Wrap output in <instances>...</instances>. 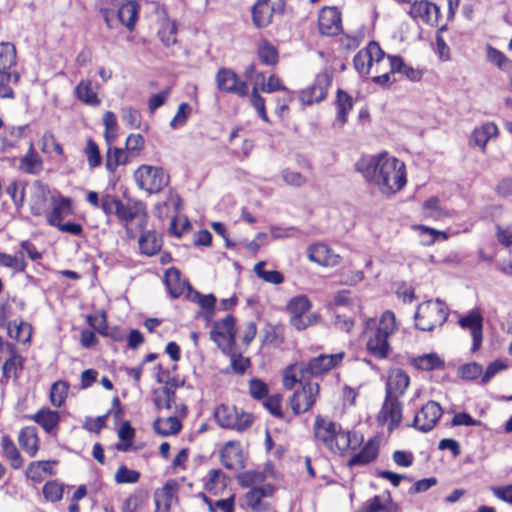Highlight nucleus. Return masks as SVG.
I'll list each match as a JSON object with an SVG mask.
<instances>
[{"mask_svg":"<svg viewBox=\"0 0 512 512\" xmlns=\"http://www.w3.org/2000/svg\"><path fill=\"white\" fill-rule=\"evenodd\" d=\"M448 315V307L442 300H428L418 305L414 315L415 326L421 331L430 332L437 326H442Z\"/></svg>","mask_w":512,"mask_h":512,"instance_id":"1","label":"nucleus"},{"mask_svg":"<svg viewBox=\"0 0 512 512\" xmlns=\"http://www.w3.org/2000/svg\"><path fill=\"white\" fill-rule=\"evenodd\" d=\"M382 193H394L406 184L405 165L396 158L386 156L375 182Z\"/></svg>","mask_w":512,"mask_h":512,"instance_id":"2","label":"nucleus"},{"mask_svg":"<svg viewBox=\"0 0 512 512\" xmlns=\"http://www.w3.org/2000/svg\"><path fill=\"white\" fill-rule=\"evenodd\" d=\"M214 418L217 424L223 428L246 431L254 422V416L238 409L236 406L221 404L214 411Z\"/></svg>","mask_w":512,"mask_h":512,"instance_id":"3","label":"nucleus"},{"mask_svg":"<svg viewBox=\"0 0 512 512\" xmlns=\"http://www.w3.org/2000/svg\"><path fill=\"white\" fill-rule=\"evenodd\" d=\"M137 186L149 194L159 193L169 184V174L162 167L141 165L134 172Z\"/></svg>","mask_w":512,"mask_h":512,"instance_id":"4","label":"nucleus"},{"mask_svg":"<svg viewBox=\"0 0 512 512\" xmlns=\"http://www.w3.org/2000/svg\"><path fill=\"white\" fill-rule=\"evenodd\" d=\"M286 0H256L251 9L253 25L262 29L269 26L273 15H283Z\"/></svg>","mask_w":512,"mask_h":512,"instance_id":"5","label":"nucleus"},{"mask_svg":"<svg viewBox=\"0 0 512 512\" xmlns=\"http://www.w3.org/2000/svg\"><path fill=\"white\" fill-rule=\"evenodd\" d=\"M345 356L344 352L336 354H320L311 358L307 363H299V372L302 378L319 376L337 367Z\"/></svg>","mask_w":512,"mask_h":512,"instance_id":"6","label":"nucleus"},{"mask_svg":"<svg viewBox=\"0 0 512 512\" xmlns=\"http://www.w3.org/2000/svg\"><path fill=\"white\" fill-rule=\"evenodd\" d=\"M210 338L223 352L232 349L236 344L234 316L227 315L224 319L215 321L210 331Z\"/></svg>","mask_w":512,"mask_h":512,"instance_id":"7","label":"nucleus"},{"mask_svg":"<svg viewBox=\"0 0 512 512\" xmlns=\"http://www.w3.org/2000/svg\"><path fill=\"white\" fill-rule=\"evenodd\" d=\"M217 88L221 92L237 95L244 98L249 95V86L246 81L239 78L230 68H220L215 76Z\"/></svg>","mask_w":512,"mask_h":512,"instance_id":"8","label":"nucleus"},{"mask_svg":"<svg viewBox=\"0 0 512 512\" xmlns=\"http://www.w3.org/2000/svg\"><path fill=\"white\" fill-rule=\"evenodd\" d=\"M443 414V409L436 401H428L421 409L416 413L412 427L417 430L427 433L430 432Z\"/></svg>","mask_w":512,"mask_h":512,"instance_id":"9","label":"nucleus"},{"mask_svg":"<svg viewBox=\"0 0 512 512\" xmlns=\"http://www.w3.org/2000/svg\"><path fill=\"white\" fill-rule=\"evenodd\" d=\"M319 389L318 383L307 382L301 389L295 391L290 398V406L294 414L308 411L314 405Z\"/></svg>","mask_w":512,"mask_h":512,"instance_id":"10","label":"nucleus"},{"mask_svg":"<svg viewBox=\"0 0 512 512\" xmlns=\"http://www.w3.org/2000/svg\"><path fill=\"white\" fill-rule=\"evenodd\" d=\"M458 324L462 329L470 330L472 336L471 351H478L483 340V317L479 310L472 309L466 315L458 320Z\"/></svg>","mask_w":512,"mask_h":512,"instance_id":"11","label":"nucleus"},{"mask_svg":"<svg viewBox=\"0 0 512 512\" xmlns=\"http://www.w3.org/2000/svg\"><path fill=\"white\" fill-rule=\"evenodd\" d=\"M330 84L331 78L327 73L318 74L314 83L301 91L300 100L305 105L321 102L326 97L327 88Z\"/></svg>","mask_w":512,"mask_h":512,"instance_id":"12","label":"nucleus"},{"mask_svg":"<svg viewBox=\"0 0 512 512\" xmlns=\"http://www.w3.org/2000/svg\"><path fill=\"white\" fill-rule=\"evenodd\" d=\"M187 299L191 302L197 303L200 306V311L197 317L203 318L206 322L212 321L215 315L217 298L214 294H201L192 286H188Z\"/></svg>","mask_w":512,"mask_h":512,"instance_id":"13","label":"nucleus"},{"mask_svg":"<svg viewBox=\"0 0 512 512\" xmlns=\"http://www.w3.org/2000/svg\"><path fill=\"white\" fill-rule=\"evenodd\" d=\"M410 384L409 375L400 368L391 369L388 373L385 396L400 398Z\"/></svg>","mask_w":512,"mask_h":512,"instance_id":"14","label":"nucleus"},{"mask_svg":"<svg viewBox=\"0 0 512 512\" xmlns=\"http://www.w3.org/2000/svg\"><path fill=\"white\" fill-rule=\"evenodd\" d=\"M341 23V13L336 7H326L319 14L318 27L323 35H337L341 30Z\"/></svg>","mask_w":512,"mask_h":512,"instance_id":"15","label":"nucleus"},{"mask_svg":"<svg viewBox=\"0 0 512 512\" xmlns=\"http://www.w3.org/2000/svg\"><path fill=\"white\" fill-rule=\"evenodd\" d=\"M385 158L386 154L363 156L355 163V169L366 181L375 184Z\"/></svg>","mask_w":512,"mask_h":512,"instance_id":"16","label":"nucleus"},{"mask_svg":"<svg viewBox=\"0 0 512 512\" xmlns=\"http://www.w3.org/2000/svg\"><path fill=\"white\" fill-rule=\"evenodd\" d=\"M409 14L414 20L434 25L438 20L439 8L427 0H415L410 7Z\"/></svg>","mask_w":512,"mask_h":512,"instance_id":"17","label":"nucleus"},{"mask_svg":"<svg viewBox=\"0 0 512 512\" xmlns=\"http://www.w3.org/2000/svg\"><path fill=\"white\" fill-rule=\"evenodd\" d=\"M379 418L389 421V430L398 427L402 420V403L399 398L385 396Z\"/></svg>","mask_w":512,"mask_h":512,"instance_id":"18","label":"nucleus"},{"mask_svg":"<svg viewBox=\"0 0 512 512\" xmlns=\"http://www.w3.org/2000/svg\"><path fill=\"white\" fill-rule=\"evenodd\" d=\"M337 423L333 421H326L321 415L315 417L313 430L314 436L318 441H321L327 449H332L333 439L338 428Z\"/></svg>","mask_w":512,"mask_h":512,"instance_id":"19","label":"nucleus"},{"mask_svg":"<svg viewBox=\"0 0 512 512\" xmlns=\"http://www.w3.org/2000/svg\"><path fill=\"white\" fill-rule=\"evenodd\" d=\"M379 452V445L374 438L369 439L363 448L348 461L349 467L364 466L373 462Z\"/></svg>","mask_w":512,"mask_h":512,"instance_id":"20","label":"nucleus"},{"mask_svg":"<svg viewBox=\"0 0 512 512\" xmlns=\"http://www.w3.org/2000/svg\"><path fill=\"white\" fill-rule=\"evenodd\" d=\"M114 215L120 222L128 223L134 219L140 218L139 227L141 230L144 229L147 222V214L145 211H140L138 208L125 205L120 199H118L117 206L115 207Z\"/></svg>","mask_w":512,"mask_h":512,"instance_id":"21","label":"nucleus"},{"mask_svg":"<svg viewBox=\"0 0 512 512\" xmlns=\"http://www.w3.org/2000/svg\"><path fill=\"white\" fill-rule=\"evenodd\" d=\"M164 282L169 295L173 299L179 298L184 290H188V286H191L188 281L181 278V273L176 268H169L165 272Z\"/></svg>","mask_w":512,"mask_h":512,"instance_id":"22","label":"nucleus"},{"mask_svg":"<svg viewBox=\"0 0 512 512\" xmlns=\"http://www.w3.org/2000/svg\"><path fill=\"white\" fill-rule=\"evenodd\" d=\"M53 209L46 215L50 226H57L62 223L63 215L70 214L72 211V201L68 197L60 196L58 199L52 198Z\"/></svg>","mask_w":512,"mask_h":512,"instance_id":"23","label":"nucleus"},{"mask_svg":"<svg viewBox=\"0 0 512 512\" xmlns=\"http://www.w3.org/2000/svg\"><path fill=\"white\" fill-rule=\"evenodd\" d=\"M18 441L20 447L30 456L34 457L39 450V438L37 429L34 426H28L21 429Z\"/></svg>","mask_w":512,"mask_h":512,"instance_id":"24","label":"nucleus"},{"mask_svg":"<svg viewBox=\"0 0 512 512\" xmlns=\"http://www.w3.org/2000/svg\"><path fill=\"white\" fill-rule=\"evenodd\" d=\"M139 6L135 1H128L117 8V20L123 24L129 31L135 28L136 20L138 17Z\"/></svg>","mask_w":512,"mask_h":512,"instance_id":"25","label":"nucleus"},{"mask_svg":"<svg viewBox=\"0 0 512 512\" xmlns=\"http://www.w3.org/2000/svg\"><path fill=\"white\" fill-rule=\"evenodd\" d=\"M388 338L389 336L375 331L366 344L369 353L379 359L386 358L390 350Z\"/></svg>","mask_w":512,"mask_h":512,"instance_id":"26","label":"nucleus"},{"mask_svg":"<svg viewBox=\"0 0 512 512\" xmlns=\"http://www.w3.org/2000/svg\"><path fill=\"white\" fill-rule=\"evenodd\" d=\"M19 168L31 175H37L43 168V162L38 153L34 150L33 144L30 143L28 152L20 159Z\"/></svg>","mask_w":512,"mask_h":512,"instance_id":"27","label":"nucleus"},{"mask_svg":"<svg viewBox=\"0 0 512 512\" xmlns=\"http://www.w3.org/2000/svg\"><path fill=\"white\" fill-rule=\"evenodd\" d=\"M129 162L128 153L125 149L110 146L107 149L105 157L106 170L114 174L120 165H126Z\"/></svg>","mask_w":512,"mask_h":512,"instance_id":"28","label":"nucleus"},{"mask_svg":"<svg viewBox=\"0 0 512 512\" xmlns=\"http://www.w3.org/2000/svg\"><path fill=\"white\" fill-rule=\"evenodd\" d=\"M139 248L147 256L157 254L162 247V239L155 231H145L139 238Z\"/></svg>","mask_w":512,"mask_h":512,"instance_id":"29","label":"nucleus"},{"mask_svg":"<svg viewBox=\"0 0 512 512\" xmlns=\"http://www.w3.org/2000/svg\"><path fill=\"white\" fill-rule=\"evenodd\" d=\"M333 257L335 255L332 254L330 248L325 244H315L308 248L309 260L321 266L335 265L336 261L332 259Z\"/></svg>","mask_w":512,"mask_h":512,"instance_id":"30","label":"nucleus"},{"mask_svg":"<svg viewBox=\"0 0 512 512\" xmlns=\"http://www.w3.org/2000/svg\"><path fill=\"white\" fill-rule=\"evenodd\" d=\"M37 424H39L45 432L52 433L58 426L60 417L57 411L50 409H41L31 416Z\"/></svg>","mask_w":512,"mask_h":512,"instance_id":"31","label":"nucleus"},{"mask_svg":"<svg viewBox=\"0 0 512 512\" xmlns=\"http://www.w3.org/2000/svg\"><path fill=\"white\" fill-rule=\"evenodd\" d=\"M220 460L225 468L233 470L235 465L242 461V451L234 442L230 441L221 451Z\"/></svg>","mask_w":512,"mask_h":512,"instance_id":"32","label":"nucleus"},{"mask_svg":"<svg viewBox=\"0 0 512 512\" xmlns=\"http://www.w3.org/2000/svg\"><path fill=\"white\" fill-rule=\"evenodd\" d=\"M154 430L161 436H169L177 434L182 424L176 416H169L165 419L157 418L153 423Z\"/></svg>","mask_w":512,"mask_h":512,"instance_id":"33","label":"nucleus"},{"mask_svg":"<svg viewBox=\"0 0 512 512\" xmlns=\"http://www.w3.org/2000/svg\"><path fill=\"white\" fill-rule=\"evenodd\" d=\"M1 448L3 455L10 461L13 469H19L23 466V458L8 435L1 438Z\"/></svg>","mask_w":512,"mask_h":512,"instance_id":"34","label":"nucleus"},{"mask_svg":"<svg viewBox=\"0 0 512 512\" xmlns=\"http://www.w3.org/2000/svg\"><path fill=\"white\" fill-rule=\"evenodd\" d=\"M30 211L34 216H41L47 211V191L39 182L30 199Z\"/></svg>","mask_w":512,"mask_h":512,"instance_id":"35","label":"nucleus"},{"mask_svg":"<svg viewBox=\"0 0 512 512\" xmlns=\"http://www.w3.org/2000/svg\"><path fill=\"white\" fill-rule=\"evenodd\" d=\"M337 121L343 126L347 122L348 113L353 108L352 97L342 89H338L337 98Z\"/></svg>","mask_w":512,"mask_h":512,"instance_id":"36","label":"nucleus"},{"mask_svg":"<svg viewBox=\"0 0 512 512\" xmlns=\"http://www.w3.org/2000/svg\"><path fill=\"white\" fill-rule=\"evenodd\" d=\"M257 55L264 65L274 66L278 63L279 55L277 48L265 39L261 40L258 44Z\"/></svg>","mask_w":512,"mask_h":512,"instance_id":"37","label":"nucleus"},{"mask_svg":"<svg viewBox=\"0 0 512 512\" xmlns=\"http://www.w3.org/2000/svg\"><path fill=\"white\" fill-rule=\"evenodd\" d=\"M284 342V329L281 325L267 323L263 328V345L280 346Z\"/></svg>","mask_w":512,"mask_h":512,"instance_id":"38","label":"nucleus"},{"mask_svg":"<svg viewBox=\"0 0 512 512\" xmlns=\"http://www.w3.org/2000/svg\"><path fill=\"white\" fill-rule=\"evenodd\" d=\"M413 365L420 370L431 371L444 367V361L436 354H423L413 358Z\"/></svg>","mask_w":512,"mask_h":512,"instance_id":"39","label":"nucleus"},{"mask_svg":"<svg viewBox=\"0 0 512 512\" xmlns=\"http://www.w3.org/2000/svg\"><path fill=\"white\" fill-rule=\"evenodd\" d=\"M16 63V48L10 42L0 43V74L10 73L8 70Z\"/></svg>","mask_w":512,"mask_h":512,"instance_id":"40","label":"nucleus"},{"mask_svg":"<svg viewBox=\"0 0 512 512\" xmlns=\"http://www.w3.org/2000/svg\"><path fill=\"white\" fill-rule=\"evenodd\" d=\"M7 332L10 338L26 343L31 337V325L23 321L17 322L14 320L8 323Z\"/></svg>","mask_w":512,"mask_h":512,"instance_id":"41","label":"nucleus"},{"mask_svg":"<svg viewBox=\"0 0 512 512\" xmlns=\"http://www.w3.org/2000/svg\"><path fill=\"white\" fill-rule=\"evenodd\" d=\"M75 94L80 101L89 106H98L100 104V99L92 90L90 81H80L75 88Z\"/></svg>","mask_w":512,"mask_h":512,"instance_id":"42","label":"nucleus"},{"mask_svg":"<svg viewBox=\"0 0 512 512\" xmlns=\"http://www.w3.org/2000/svg\"><path fill=\"white\" fill-rule=\"evenodd\" d=\"M158 36L161 42L166 46L170 47L177 42V24L175 21L166 19L162 22L161 28L158 31Z\"/></svg>","mask_w":512,"mask_h":512,"instance_id":"43","label":"nucleus"},{"mask_svg":"<svg viewBox=\"0 0 512 512\" xmlns=\"http://www.w3.org/2000/svg\"><path fill=\"white\" fill-rule=\"evenodd\" d=\"M135 430L129 421H125L118 430V437L122 443H117L115 448L121 452H127L132 447Z\"/></svg>","mask_w":512,"mask_h":512,"instance_id":"44","label":"nucleus"},{"mask_svg":"<svg viewBox=\"0 0 512 512\" xmlns=\"http://www.w3.org/2000/svg\"><path fill=\"white\" fill-rule=\"evenodd\" d=\"M69 390V384L66 381H56L52 384L50 389V401L53 406L55 407H61L67 397Z\"/></svg>","mask_w":512,"mask_h":512,"instance_id":"45","label":"nucleus"},{"mask_svg":"<svg viewBox=\"0 0 512 512\" xmlns=\"http://www.w3.org/2000/svg\"><path fill=\"white\" fill-rule=\"evenodd\" d=\"M44 498L49 502H59L63 498L64 485L57 480L48 481L42 488Z\"/></svg>","mask_w":512,"mask_h":512,"instance_id":"46","label":"nucleus"},{"mask_svg":"<svg viewBox=\"0 0 512 512\" xmlns=\"http://www.w3.org/2000/svg\"><path fill=\"white\" fill-rule=\"evenodd\" d=\"M86 320L88 324L102 336H110L116 339L115 336L108 332L106 312L101 311L95 314H89Z\"/></svg>","mask_w":512,"mask_h":512,"instance_id":"47","label":"nucleus"},{"mask_svg":"<svg viewBox=\"0 0 512 512\" xmlns=\"http://www.w3.org/2000/svg\"><path fill=\"white\" fill-rule=\"evenodd\" d=\"M264 266L265 262L263 261L258 262L254 266V272L259 278L263 279L265 282L276 285L283 283L284 276L281 272L277 270H265Z\"/></svg>","mask_w":512,"mask_h":512,"instance_id":"48","label":"nucleus"},{"mask_svg":"<svg viewBox=\"0 0 512 512\" xmlns=\"http://www.w3.org/2000/svg\"><path fill=\"white\" fill-rule=\"evenodd\" d=\"M486 50L487 60L496 65L499 69L508 70L512 68V61L500 50L492 47L491 45H487Z\"/></svg>","mask_w":512,"mask_h":512,"instance_id":"49","label":"nucleus"},{"mask_svg":"<svg viewBox=\"0 0 512 512\" xmlns=\"http://www.w3.org/2000/svg\"><path fill=\"white\" fill-rule=\"evenodd\" d=\"M84 153L87 157V164L90 169L93 170L101 165L102 156L100 153V149L93 139L89 138L87 140Z\"/></svg>","mask_w":512,"mask_h":512,"instance_id":"50","label":"nucleus"},{"mask_svg":"<svg viewBox=\"0 0 512 512\" xmlns=\"http://www.w3.org/2000/svg\"><path fill=\"white\" fill-rule=\"evenodd\" d=\"M310 308L311 303L306 296L294 297L289 301L287 305V310L291 316H305Z\"/></svg>","mask_w":512,"mask_h":512,"instance_id":"51","label":"nucleus"},{"mask_svg":"<svg viewBox=\"0 0 512 512\" xmlns=\"http://www.w3.org/2000/svg\"><path fill=\"white\" fill-rule=\"evenodd\" d=\"M333 446L331 452L343 455L350 447L349 431H345L338 425V428L333 439Z\"/></svg>","mask_w":512,"mask_h":512,"instance_id":"52","label":"nucleus"},{"mask_svg":"<svg viewBox=\"0 0 512 512\" xmlns=\"http://www.w3.org/2000/svg\"><path fill=\"white\" fill-rule=\"evenodd\" d=\"M6 193L12 199L14 205L19 209L25 201V186L23 183L12 182L6 188Z\"/></svg>","mask_w":512,"mask_h":512,"instance_id":"53","label":"nucleus"},{"mask_svg":"<svg viewBox=\"0 0 512 512\" xmlns=\"http://www.w3.org/2000/svg\"><path fill=\"white\" fill-rule=\"evenodd\" d=\"M396 329V318L392 311H385L375 331L390 336Z\"/></svg>","mask_w":512,"mask_h":512,"instance_id":"54","label":"nucleus"},{"mask_svg":"<svg viewBox=\"0 0 512 512\" xmlns=\"http://www.w3.org/2000/svg\"><path fill=\"white\" fill-rule=\"evenodd\" d=\"M121 119L130 129H137L141 125V115L139 111L133 107L122 108Z\"/></svg>","mask_w":512,"mask_h":512,"instance_id":"55","label":"nucleus"},{"mask_svg":"<svg viewBox=\"0 0 512 512\" xmlns=\"http://www.w3.org/2000/svg\"><path fill=\"white\" fill-rule=\"evenodd\" d=\"M0 266L14 269L17 272H23L27 266L23 258H19L17 255L12 256L0 252Z\"/></svg>","mask_w":512,"mask_h":512,"instance_id":"56","label":"nucleus"},{"mask_svg":"<svg viewBox=\"0 0 512 512\" xmlns=\"http://www.w3.org/2000/svg\"><path fill=\"white\" fill-rule=\"evenodd\" d=\"M281 178L287 185L293 187H302L307 182L304 175L289 168H285L281 171Z\"/></svg>","mask_w":512,"mask_h":512,"instance_id":"57","label":"nucleus"},{"mask_svg":"<svg viewBox=\"0 0 512 512\" xmlns=\"http://www.w3.org/2000/svg\"><path fill=\"white\" fill-rule=\"evenodd\" d=\"M483 368L477 362H472L468 364H464L459 367L458 373L460 377L464 380H474L477 379L480 375H482Z\"/></svg>","mask_w":512,"mask_h":512,"instance_id":"58","label":"nucleus"},{"mask_svg":"<svg viewBox=\"0 0 512 512\" xmlns=\"http://www.w3.org/2000/svg\"><path fill=\"white\" fill-rule=\"evenodd\" d=\"M367 53L368 58L371 61V64L374 66V64L377 67V71L379 70V66L382 64L385 53L379 46V44L375 41H371L368 46L364 49Z\"/></svg>","mask_w":512,"mask_h":512,"instance_id":"59","label":"nucleus"},{"mask_svg":"<svg viewBox=\"0 0 512 512\" xmlns=\"http://www.w3.org/2000/svg\"><path fill=\"white\" fill-rule=\"evenodd\" d=\"M140 478V473L136 470H130L125 465H121L115 473L117 483H136Z\"/></svg>","mask_w":512,"mask_h":512,"instance_id":"60","label":"nucleus"},{"mask_svg":"<svg viewBox=\"0 0 512 512\" xmlns=\"http://www.w3.org/2000/svg\"><path fill=\"white\" fill-rule=\"evenodd\" d=\"M353 64L355 69L360 73L367 75L370 72V69L373 67L370 59L367 56V53L364 49L357 52V54L353 58Z\"/></svg>","mask_w":512,"mask_h":512,"instance_id":"61","label":"nucleus"},{"mask_svg":"<svg viewBox=\"0 0 512 512\" xmlns=\"http://www.w3.org/2000/svg\"><path fill=\"white\" fill-rule=\"evenodd\" d=\"M249 392L254 399L261 400L268 396V387L264 381L253 378L249 382Z\"/></svg>","mask_w":512,"mask_h":512,"instance_id":"62","label":"nucleus"},{"mask_svg":"<svg viewBox=\"0 0 512 512\" xmlns=\"http://www.w3.org/2000/svg\"><path fill=\"white\" fill-rule=\"evenodd\" d=\"M190 112V105L186 102L181 103L178 107L176 115L170 121V127L173 129H177L178 127L184 125L188 119Z\"/></svg>","mask_w":512,"mask_h":512,"instance_id":"63","label":"nucleus"},{"mask_svg":"<svg viewBox=\"0 0 512 512\" xmlns=\"http://www.w3.org/2000/svg\"><path fill=\"white\" fill-rule=\"evenodd\" d=\"M118 199L116 196L106 193L103 194L101 197V205L100 209L103 211V213L110 217L111 215H114L115 207L117 206Z\"/></svg>","mask_w":512,"mask_h":512,"instance_id":"64","label":"nucleus"}]
</instances>
